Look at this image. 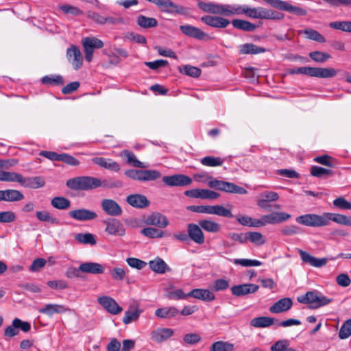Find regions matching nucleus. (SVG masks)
<instances>
[{
	"label": "nucleus",
	"mask_w": 351,
	"mask_h": 351,
	"mask_svg": "<svg viewBox=\"0 0 351 351\" xmlns=\"http://www.w3.org/2000/svg\"><path fill=\"white\" fill-rule=\"evenodd\" d=\"M271 351H296L289 346V342L287 340H280L271 346Z\"/></svg>",
	"instance_id": "60"
},
{
	"label": "nucleus",
	"mask_w": 351,
	"mask_h": 351,
	"mask_svg": "<svg viewBox=\"0 0 351 351\" xmlns=\"http://www.w3.org/2000/svg\"><path fill=\"white\" fill-rule=\"evenodd\" d=\"M311 176L319 178H327L333 174V171L329 169H326L317 166H313L311 169Z\"/></svg>",
	"instance_id": "44"
},
{
	"label": "nucleus",
	"mask_w": 351,
	"mask_h": 351,
	"mask_svg": "<svg viewBox=\"0 0 351 351\" xmlns=\"http://www.w3.org/2000/svg\"><path fill=\"white\" fill-rule=\"evenodd\" d=\"M51 206L58 210H66L71 206V202L64 197H55L51 200Z\"/></svg>",
	"instance_id": "39"
},
{
	"label": "nucleus",
	"mask_w": 351,
	"mask_h": 351,
	"mask_svg": "<svg viewBox=\"0 0 351 351\" xmlns=\"http://www.w3.org/2000/svg\"><path fill=\"white\" fill-rule=\"evenodd\" d=\"M189 297V293H185L182 289L170 291L166 294V298L169 300H185Z\"/></svg>",
	"instance_id": "50"
},
{
	"label": "nucleus",
	"mask_w": 351,
	"mask_h": 351,
	"mask_svg": "<svg viewBox=\"0 0 351 351\" xmlns=\"http://www.w3.org/2000/svg\"><path fill=\"white\" fill-rule=\"evenodd\" d=\"M326 216H328V223L330 221H332L339 224L351 226V217L348 218L343 215L330 213H326Z\"/></svg>",
	"instance_id": "43"
},
{
	"label": "nucleus",
	"mask_w": 351,
	"mask_h": 351,
	"mask_svg": "<svg viewBox=\"0 0 351 351\" xmlns=\"http://www.w3.org/2000/svg\"><path fill=\"white\" fill-rule=\"evenodd\" d=\"M223 162L219 157L206 156L201 159V163L204 166L217 167L221 166Z\"/></svg>",
	"instance_id": "52"
},
{
	"label": "nucleus",
	"mask_w": 351,
	"mask_h": 351,
	"mask_svg": "<svg viewBox=\"0 0 351 351\" xmlns=\"http://www.w3.org/2000/svg\"><path fill=\"white\" fill-rule=\"evenodd\" d=\"M213 207V206L210 205L189 206L187 207V210L197 213H205L212 215Z\"/></svg>",
	"instance_id": "56"
},
{
	"label": "nucleus",
	"mask_w": 351,
	"mask_h": 351,
	"mask_svg": "<svg viewBox=\"0 0 351 351\" xmlns=\"http://www.w3.org/2000/svg\"><path fill=\"white\" fill-rule=\"evenodd\" d=\"M199 226L205 231L210 233H217L221 229L219 223L209 219L199 220Z\"/></svg>",
	"instance_id": "36"
},
{
	"label": "nucleus",
	"mask_w": 351,
	"mask_h": 351,
	"mask_svg": "<svg viewBox=\"0 0 351 351\" xmlns=\"http://www.w3.org/2000/svg\"><path fill=\"white\" fill-rule=\"evenodd\" d=\"M178 309L173 306L158 308L155 311V315L161 319H171L178 315Z\"/></svg>",
	"instance_id": "30"
},
{
	"label": "nucleus",
	"mask_w": 351,
	"mask_h": 351,
	"mask_svg": "<svg viewBox=\"0 0 351 351\" xmlns=\"http://www.w3.org/2000/svg\"><path fill=\"white\" fill-rule=\"evenodd\" d=\"M326 213L322 215L308 214V226H325L328 224Z\"/></svg>",
	"instance_id": "34"
},
{
	"label": "nucleus",
	"mask_w": 351,
	"mask_h": 351,
	"mask_svg": "<svg viewBox=\"0 0 351 351\" xmlns=\"http://www.w3.org/2000/svg\"><path fill=\"white\" fill-rule=\"evenodd\" d=\"M106 224L105 232L110 235L123 236L125 234V229L123 223L117 219L110 218L104 221Z\"/></svg>",
	"instance_id": "6"
},
{
	"label": "nucleus",
	"mask_w": 351,
	"mask_h": 351,
	"mask_svg": "<svg viewBox=\"0 0 351 351\" xmlns=\"http://www.w3.org/2000/svg\"><path fill=\"white\" fill-rule=\"evenodd\" d=\"M12 322L14 327H16L19 330H21L23 332H27L31 329L30 323L28 322L23 321L19 318H14Z\"/></svg>",
	"instance_id": "63"
},
{
	"label": "nucleus",
	"mask_w": 351,
	"mask_h": 351,
	"mask_svg": "<svg viewBox=\"0 0 351 351\" xmlns=\"http://www.w3.org/2000/svg\"><path fill=\"white\" fill-rule=\"evenodd\" d=\"M239 51L240 54H257L263 53L265 49L263 47H258L252 43H245L239 46Z\"/></svg>",
	"instance_id": "33"
},
{
	"label": "nucleus",
	"mask_w": 351,
	"mask_h": 351,
	"mask_svg": "<svg viewBox=\"0 0 351 351\" xmlns=\"http://www.w3.org/2000/svg\"><path fill=\"white\" fill-rule=\"evenodd\" d=\"M163 12L180 13L182 8L171 0H157L156 4Z\"/></svg>",
	"instance_id": "26"
},
{
	"label": "nucleus",
	"mask_w": 351,
	"mask_h": 351,
	"mask_svg": "<svg viewBox=\"0 0 351 351\" xmlns=\"http://www.w3.org/2000/svg\"><path fill=\"white\" fill-rule=\"evenodd\" d=\"M181 32L191 38H197L198 40H205L208 38V36L199 28L190 25H184L180 27Z\"/></svg>",
	"instance_id": "17"
},
{
	"label": "nucleus",
	"mask_w": 351,
	"mask_h": 351,
	"mask_svg": "<svg viewBox=\"0 0 351 351\" xmlns=\"http://www.w3.org/2000/svg\"><path fill=\"white\" fill-rule=\"evenodd\" d=\"M274 323V318L265 316L255 317L250 321V325L254 328H267Z\"/></svg>",
	"instance_id": "35"
},
{
	"label": "nucleus",
	"mask_w": 351,
	"mask_h": 351,
	"mask_svg": "<svg viewBox=\"0 0 351 351\" xmlns=\"http://www.w3.org/2000/svg\"><path fill=\"white\" fill-rule=\"evenodd\" d=\"M180 73L193 77H197L201 75V69L191 65H184L179 67Z\"/></svg>",
	"instance_id": "48"
},
{
	"label": "nucleus",
	"mask_w": 351,
	"mask_h": 351,
	"mask_svg": "<svg viewBox=\"0 0 351 351\" xmlns=\"http://www.w3.org/2000/svg\"><path fill=\"white\" fill-rule=\"evenodd\" d=\"M308 56L313 60L319 63H323L330 58L329 53L319 51L311 52Z\"/></svg>",
	"instance_id": "53"
},
{
	"label": "nucleus",
	"mask_w": 351,
	"mask_h": 351,
	"mask_svg": "<svg viewBox=\"0 0 351 351\" xmlns=\"http://www.w3.org/2000/svg\"><path fill=\"white\" fill-rule=\"evenodd\" d=\"M85 59L90 62L93 60V54L95 49H101L104 47V43L95 37H86L82 40Z\"/></svg>",
	"instance_id": "3"
},
{
	"label": "nucleus",
	"mask_w": 351,
	"mask_h": 351,
	"mask_svg": "<svg viewBox=\"0 0 351 351\" xmlns=\"http://www.w3.org/2000/svg\"><path fill=\"white\" fill-rule=\"evenodd\" d=\"M93 162L104 169L117 172L120 170V165L118 162L112 159L102 157H95L92 159Z\"/></svg>",
	"instance_id": "22"
},
{
	"label": "nucleus",
	"mask_w": 351,
	"mask_h": 351,
	"mask_svg": "<svg viewBox=\"0 0 351 351\" xmlns=\"http://www.w3.org/2000/svg\"><path fill=\"white\" fill-rule=\"evenodd\" d=\"M245 16L252 19H282L283 14L262 7L250 8L246 5Z\"/></svg>",
	"instance_id": "2"
},
{
	"label": "nucleus",
	"mask_w": 351,
	"mask_h": 351,
	"mask_svg": "<svg viewBox=\"0 0 351 351\" xmlns=\"http://www.w3.org/2000/svg\"><path fill=\"white\" fill-rule=\"evenodd\" d=\"M99 179L92 176H78L66 181L68 188L74 191H90L99 187Z\"/></svg>",
	"instance_id": "1"
},
{
	"label": "nucleus",
	"mask_w": 351,
	"mask_h": 351,
	"mask_svg": "<svg viewBox=\"0 0 351 351\" xmlns=\"http://www.w3.org/2000/svg\"><path fill=\"white\" fill-rule=\"evenodd\" d=\"M197 5L202 11L213 14H217L219 3L212 2H204L199 1Z\"/></svg>",
	"instance_id": "46"
},
{
	"label": "nucleus",
	"mask_w": 351,
	"mask_h": 351,
	"mask_svg": "<svg viewBox=\"0 0 351 351\" xmlns=\"http://www.w3.org/2000/svg\"><path fill=\"white\" fill-rule=\"evenodd\" d=\"M189 297L201 300L204 302H211L215 300V294L208 289H195L189 292Z\"/></svg>",
	"instance_id": "21"
},
{
	"label": "nucleus",
	"mask_w": 351,
	"mask_h": 351,
	"mask_svg": "<svg viewBox=\"0 0 351 351\" xmlns=\"http://www.w3.org/2000/svg\"><path fill=\"white\" fill-rule=\"evenodd\" d=\"M66 56L75 70L82 65V55L77 47L73 45L69 48L66 51Z\"/></svg>",
	"instance_id": "18"
},
{
	"label": "nucleus",
	"mask_w": 351,
	"mask_h": 351,
	"mask_svg": "<svg viewBox=\"0 0 351 351\" xmlns=\"http://www.w3.org/2000/svg\"><path fill=\"white\" fill-rule=\"evenodd\" d=\"M145 222L148 225L154 226L160 228H165L169 223L167 217L158 212L152 213L148 215Z\"/></svg>",
	"instance_id": "12"
},
{
	"label": "nucleus",
	"mask_w": 351,
	"mask_h": 351,
	"mask_svg": "<svg viewBox=\"0 0 351 351\" xmlns=\"http://www.w3.org/2000/svg\"><path fill=\"white\" fill-rule=\"evenodd\" d=\"M36 217L39 221L45 222H50L51 223H57L58 219L51 216L49 212L47 210L37 211Z\"/></svg>",
	"instance_id": "61"
},
{
	"label": "nucleus",
	"mask_w": 351,
	"mask_h": 351,
	"mask_svg": "<svg viewBox=\"0 0 351 351\" xmlns=\"http://www.w3.org/2000/svg\"><path fill=\"white\" fill-rule=\"evenodd\" d=\"M97 302L112 315H118L123 311V308L117 304L115 300L109 296L99 297Z\"/></svg>",
	"instance_id": "8"
},
{
	"label": "nucleus",
	"mask_w": 351,
	"mask_h": 351,
	"mask_svg": "<svg viewBox=\"0 0 351 351\" xmlns=\"http://www.w3.org/2000/svg\"><path fill=\"white\" fill-rule=\"evenodd\" d=\"M232 24L234 28L246 32H253L256 28L254 24L242 19H234Z\"/></svg>",
	"instance_id": "37"
},
{
	"label": "nucleus",
	"mask_w": 351,
	"mask_h": 351,
	"mask_svg": "<svg viewBox=\"0 0 351 351\" xmlns=\"http://www.w3.org/2000/svg\"><path fill=\"white\" fill-rule=\"evenodd\" d=\"M103 210L108 215L119 216L122 213L121 206L113 199H104L101 202Z\"/></svg>",
	"instance_id": "14"
},
{
	"label": "nucleus",
	"mask_w": 351,
	"mask_h": 351,
	"mask_svg": "<svg viewBox=\"0 0 351 351\" xmlns=\"http://www.w3.org/2000/svg\"><path fill=\"white\" fill-rule=\"evenodd\" d=\"M314 161L329 167H332L335 165V160L328 155L315 157Z\"/></svg>",
	"instance_id": "62"
},
{
	"label": "nucleus",
	"mask_w": 351,
	"mask_h": 351,
	"mask_svg": "<svg viewBox=\"0 0 351 351\" xmlns=\"http://www.w3.org/2000/svg\"><path fill=\"white\" fill-rule=\"evenodd\" d=\"M69 311V308L63 304H46L38 310L40 313L52 317L54 314H63Z\"/></svg>",
	"instance_id": "16"
},
{
	"label": "nucleus",
	"mask_w": 351,
	"mask_h": 351,
	"mask_svg": "<svg viewBox=\"0 0 351 351\" xmlns=\"http://www.w3.org/2000/svg\"><path fill=\"white\" fill-rule=\"evenodd\" d=\"M234 265H240L243 267H256L261 265V262L258 260H250L245 258H235L232 260Z\"/></svg>",
	"instance_id": "54"
},
{
	"label": "nucleus",
	"mask_w": 351,
	"mask_h": 351,
	"mask_svg": "<svg viewBox=\"0 0 351 351\" xmlns=\"http://www.w3.org/2000/svg\"><path fill=\"white\" fill-rule=\"evenodd\" d=\"M127 202L133 207L143 208L149 204V202L145 195L140 194L130 195L127 197Z\"/></svg>",
	"instance_id": "25"
},
{
	"label": "nucleus",
	"mask_w": 351,
	"mask_h": 351,
	"mask_svg": "<svg viewBox=\"0 0 351 351\" xmlns=\"http://www.w3.org/2000/svg\"><path fill=\"white\" fill-rule=\"evenodd\" d=\"M162 181L169 186H184L190 185L192 183V179L184 174L164 176Z\"/></svg>",
	"instance_id": "7"
},
{
	"label": "nucleus",
	"mask_w": 351,
	"mask_h": 351,
	"mask_svg": "<svg viewBox=\"0 0 351 351\" xmlns=\"http://www.w3.org/2000/svg\"><path fill=\"white\" fill-rule=\"evenodd\" d=\"M259 289L258 285L255 284H243L233 286L231 288L232 294L241 297L250 293L256 292Z\"/></svg>",
	"instance_id": "15"
},
{
	"label": "nucleus",
	"mask_w": 351,
	"mask_h": 351,
	"mask_svg": "<svg viewBox=\"0 0 351 351\" xmlns=\"http://www.w3.org/2000/svg\"><path fill=\"white\" fill-rule=\"evenodd\" d=\"M291 217V215L285 213H272L269 215H263V220L266 224L279 223L287 221Z\"/></svg>",
	"instance_id": "28"
},
{
	"label": "nucleus",
	"mask_w": 351,
	"mask_h": 351,
	"mask_svg": "<svg viewBox=\"0 0 351 351\" xmlns=\"http://www.w3.org/2000/svg\"><path fill=\"white\" fill-rule=\"evenodd\" d=\"M212 215H216L223 217H233V215L231 211L221 205L213 206Z\"/></svg>",
	"instance_id": "59"
},
{
	"label": "nucleus",
	"mask_w": 351,
	"mask_h": 351,
	"mask_svg": "<svg viewBox=\"0 0 351 351\" xmlns=\"http://www.w3.org/2000/svg\"><path fill=\"white\" fill-rule=\"evenodd\" d=\"M234 349V344L222 341H216L210 346V351H233Z\"/></svg>",
	"instance_id": "45"
},
{
	"label": "nucleus",
	"mask_w": 351,
	"mask_h": 351,
	"mask_svg": "<svg viewBox=\"0 0 351 351\" xmlns=\"http://www.w3.org/2000/svg\"><path fill=\"white\" fill-rule=\"evenodd\" d=\"M45 184V180L40 176L24 178L22 176L21 184L25 187L31 189H39Z\"/></svg>",
	"instance_id": "29"
},
{
	"label": "nucleus",
	"mask_w": 351,
	"mask_h": 351,
	"mask_svg": "<svg viewBox=\"0 0 351 351\" xmlns=\"http://www.w3.org/2000/svg\"><path fill=\"white\" fill-rule=\"evenodd\" d=\"M141 233L149 238L156 239L162 238L165 236V232L154 228H145L141 230Z\"/></svg>",
	"instance_id": "49"
},
{
	"label": "nucleus",
	"mask_w": 351,
	"mask_h": 351,
	"mask_svg": "<svg viewBox=\"0 0 351 351\" xmlns=\"http://www.w3.org/2000/svg\"><path fill=\"white\" fill-rule=\"evenodd\" d=\"M173 335V330L171 328H158L151 333L152 341L161 343L170 338Z\"/></svg>",
	"instance_id": "24"
},
{
	"label": "nucleus",
	"mask_w": 351,
	"mask_h": 351,
	"mask_svg": "<svg viewBox=\"0 0 351 351\" xmlns=\"http://www.w3.org/2000/svg\"><path fill=\"white\" fill-rule=\"evenodd\" d=\"M22 175L16 172L0 171V181L3 182H17L21 184Z\"/></svg>",
	"instance_id": "42"
},
{
	"label": "nucleus",
	"mask_w": 351,
	"mask_h": 351,
	"mask_svg": "<svg viewBox=\"0 0 351 351\" xmlns=\"http://www.w3.org/2000/svg\"><path fill=\"white\" fill-rule=\"evenodd\" d=\"M137 24L143 28H151L156 27L158 21L155 18L139 15L136 19Z\"/></svg>",
	"instance_id": "40"
},
{
	"label": "nucleus",
	"mask_w": 351,
	"mask_h": 351,
	"mask_svg": "<svg viewBox=\"0 0 351 351\" xmlns=\"http://www.w3.org/2000/svg\"><path fill=\"white\" fill-rule=\"evenodd\" d=\"M44 84H62L64 83L61 75H46L42 78Z\"/></svg>",
	"instance_id": "64"
},
{
	"label": "nucleus",
	"mask_w": 351,
	"mask_h": 351,
	"mask_svg": "<svg viewBox=\"0 0 351 351\" xmlns=\"http://www.w3.org/2000/svg\"><path fill=\"white\" fill-rule=\"evenodd\" d=\"M250 241L256 245H261L265 243L263 234L258 232H249L246 233V241Z\"/></svg>",
	"instance_id": "47"
},
{
	"label": "nucleus",
	"mask_w": 351,
	"mask_h": 351,
	"mask_svg": "<svg viewBox=\"0 0 351 351\" xmlns=\"http://www.w3.org/2000/svg\"><path fill=\"white\" fill-rule=\"evenodd\" d=\"M222 191L226 192V193H237V194H246L247 191L238 185L234 184L232 182H226L223 181V186H222Z\"/></svg>",
	"instance_id": "41"
},
{
	"label": "nucleus",
	"mask_w": 351,
	"mask_h": 351,
	"mask_svg": "<svg viewBox=\"0 0 351 351\" xmlns=\"http://www.w3.org/2000/svg\"><path fill=\"white\" fill-rule=\"evenodd\" d=\"M59 9L64 14H71L75 16L83 14L82 10L71 5H62L59 6Z\"/></svg>",
	"instance_id": "58"
},
{
	"label": "nucleus",
	"mask_w": 351,
	"mask_h": 351,
	"mask_svg": "<svg viewBox=\"0 0 351 351\" xmlns=\"http://www.w3.org/2000/svg\"><path fill=\"white\" fill-rule=\"evenodd\" d=\"M23 198V194L18 190L6 189L0 191V201L16 202Z\"/></svg>",
	"instance_id": "23"
},
{
	"label": "nucleus",
	"mask_w": 351,
	"mask_h": 351,
	"mask_svg": "<svg viewBox=\"0 0 351 351\" xmlns=\"http://www.w3.org/2000/svg\"><path fill=\"white\" fill-rule=\"evenodd\" d=\"M331 28L351 32V21H334L329 24Z\"/></svg>",
	"instance_id": "55"
},
{
	"label": "nucleus",
	"mask_w": 351,
	"mask_h": 351,
	"mask_svg": "<svg viewBox=\"0 0 351 351\" xmlns=\"http://www.w3.org/2000/svg\"><path fill=\"white\" fill-rule=\"evenodd\" d=\"M187 232L189 233V239L195 243L202 245L205 242V237L202 228L199 226V224H188Z\"/></svg>",
	"instance_id": "10"
},
{
	"label": "nucleus",
	"mask_w": 351,
	"mask_h": 351,
	"mask_svg": "<svg viewBox=\"0 0 351 351\" xmlns=\"http://www.w3.org/2000/svg\"><path fill=\"white\" fill-rule=\"evenodd\" d=\"M69 215L72 219L80 221H91L97 217L95 211L86 208L72 210L69 211Z\"/></svg>",
	"instance_id": "9"
},
{
	"label": "nucleus",
	"mask_w": 351,
	"mask_h": 351,
	"mask_svg": "<svg viewBox=\"0 0 351 351\" xmlns=\"http://www.w3.org/2000/svg\"><path fill=\"white\" fill-rule=\"evenodd\" d=\"M75 239L80 243L95 245L97 243L95 236L91 233H78L75 234Z\"/></svg>",
	"instance_id": "38"
},
{
	"label": "nucleus",
	"mask_w": 351,
	"mask_h": 351,
	"mask_svg": "<svg viewBox=\"0 0 351 351\" xmlns=\"http://www.w3.org/2000/svg\"><path fill=\"white\" fill-rule=\"evenodd\" d=\"M332 299L324 295L319 291H308V308H318L332 302Z\"/></svg>",
	"instance_id": "4"
},
{
	"label": "nucleus",
	"mask_w": 351,
	"mask_h": 351,
	"mask_svg": "<svg viewBox=\"0 0 351 351\" xmlns=\"http://www.w3.org/2000/svg\"><path fill=\"white\" fill-rule=\"evenodd\" d=\"M79 269L84 273L101 274L104 272V267L101 264L94 262H86L79 266Z\"/></svg>",
	"instance_id": "20"
},
{
	"label": "nucleus",
	"mask_w": 351,
	"mask_h": 351,
	"mask_svg": "<svg viewBox=\"0 0 351 351\" xmlns=\"http://www.w3.org/2000/svg\"><path fill=\"white\" fill-rule=\"evenodd\" d=\"M121 156L127 159L128 163L134 167L143 169L148 167V165H145L143 162L139 161L135 154L130 151L123 150L121 153Z\"/></svg>",
	"instance_id": "32"
},
{
	"label": "nucleus",
	"mask_w": 351,
	"mask_h": 351,
	"mask_svg": "<svg viewBox=\"0 0 351 351\" xmlns=\"http://www.w3.org/2000/svg\"><path fill=\"white\" fill-rule=\"evenodd\" d=\"M337 71L333 68L310 67L308 66V76L320 78H330L337 74Z\"/></svg>",
	"instance_id": "11"
},
{
	"label": "nucleus",
	"mask_w": 351,
	"mask_h": 351,
	"mask_svg": "<svg viewBox=\"0 0 351 351\" xmlns=\"http://www.w3.org/2000/svg\"><path fill=\"white\" fill-rule=\"evenodd\" d=\"M150 269L155 273L163 274L167 271H170L171 268L169 267L167 264L159 257H156L154 260L149 262Z\"/></svg>",
	"instance_id": "27"
},
{
	"label": "nucleus",
	"mask_w": 351,
	"mask_h": 351,
	"mask_svg": "<svg viewBox=\"0 0 351 351\" xmlns=\"http://www.w3.org/2000/svg\"><path fill=\"white\" fill-rule=\"evenodd\" d=\"M201 21L207 25L216 28H225L230 23V21L226 18L210 15L202 16Z\"/></svg>",
	"instance_id": "13"
},
{
	"label": "nucleus",
	"mask_w": 351,
	"mask_h": 351,
	"mask_svg": "<svg viewBox=\"0 0 351 351\" xmlns=\"http://www.w3.org/2000/svg\"><path fill=\"white\" fill-rule=\"evenodd\" d=\"M142 312L143 310L138 307L130 306L129 309L125 313V315L123 318V322L125 324H129L132 322L136 321Z\"/></svg>",
	"instance_id": "31"
},
{
	"label": "nucleus",
	"mask_w": 351,
	"mask_h": 351,
	"mask_svg": "<svg viewBox=\"0 0 351 351\" xmlns=\"http://www.w3.org/2000/svg\"><path fill=\"white\" fill-rule=\"evenodd\" d=\"M161 177V173L157 170H142L141 181L156 180Z\"/></svg>",
	"instance_id": "51"
},
{
	"label": "nucleus",
	"mask_w": 351,
	"mask_h": 351,
	"mask_svg": "<svg viewBox=\"0 0 351 351\" xmlns=\"http://www.w3.org/2000/svg\"><path fill=\"white\" fill-rule=\"evenodd\" d=\"M351 335V319L346 320L341 326L339 332V337L341 339H345Z\"/></svg>",
	"instance_id": "57"
},
{
	"label": "nucleus",
	"mask_w": 351,
	"mask_h": 351,
	"mask_svg": "<svg viewBox=\"0 0 351 351\" xmlns=\"http://www.w3.org/2000/svg\"><path fill=\"white\" fill-rule=\"evenodd\" d=\"M271 6L284 11H287L290 13H293L297 15H304L305 10L300 8L299 7L293 6L287 1L282 0H263Z\"/></svg>",
	"instance_id": "5"
},
{
	"label": "nucleus",
	"mask_w": 351,
	"mask_h": 351,
	"mask_svg": "<svg viewBox=\"0 0 351 351\" xmlns=\"http://www.w3.org/2000/svg\"><path fill=\"white\" fill-rule=\"evenodd\" d=\"M293 306V300L290 298H284L276 302L269 307L272 313H281L288 311Z\"/></svg>",
	"instance_id": "19"
}]
</instances>
